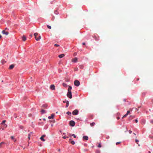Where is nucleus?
I'll list each match as a JSON object with an SVG mask.
<instances>
[{
  "instance_id": "obj_57",
  "label": "nucleus",
  "mask_w": 153,
  "mask_h": 153,
  "mask_svg": "<svg viewBox=\"0 0 153 153\" xmlns=\"http://www.w3.org/2000/svg\"><path fill=\"white\" fill-rule=\"evenodd\" d=\"M133 134H134L135 135H136V134H135V133H133Z\"/></svg>"
},
{
  "instance_id": "obj_52",
  "label": "nucleus",
  "mask_w": 153,
  "mask_h": 153,
  "mask_svg": "<svg viewBox=\"0 0 153 153\" xmlns=\"http://www.w3.org/2000/svg\"><path fill=\"white\" fill-rule=\"evenodd\" d=\"M126 116H127L128 114L127 113H126Z\"/></svg>"
},
{
  "instance_id": "obj_44",
  "label": "nucleus",
  "mask_w": 153,
  "mask_h": 153,
  "mask_svg": "<svg viewBox=\"0 0 153 153\" xmlns=\"http://www.w3.org/2000/svg\"><path fill=\"white\" fill-rule=\"evenodd\" d=\"M66 100H65V101H63V102L64 103H66Z\"/></svg>"
},
{
  "instance_id": "obj_51",
  "label": "nucleus",
  "mask_w": 153,
  "mask_h": 153,
  "mask_svg": "<svg viewBox=\"0 0 153 153\" xmlns=\"http://www.w3.org/2000/svg\"><path fill=\"white\" fill-rule=\"evenodd\" d=\"M151 123H153V120L151 121Z\"/></svg>"
},
{
  "instance_id": "obj_21",
  "label": "nucleus",
  "mask_w": 153,
  "mask_h": 153,
  "mask_svg": "<svg viewBox=\"0 0 153 153\" xmlns=\"http://www.w3.org/2000/svg\"><path fill=\"white\" fill-rule=\"evenodd\" d=\"M47 105L46 104L43 105L42 106V107L44 108H47Z\"/></svg>"
},
{
  "instance_id": "obj_25",
  "label": "nucleus",
  "mask_w": 153,
  "mask_h": 153,
  "mask_svg": "<svg viewBox=\"0 0 153 153\" xmlns=\"http://www.w3.org/2000/svg\"><path fill=\"white\" fill-rule=\"evenodd\" d=\"M32 133V132H30V134H28V139H29V140L30 139V135Z\"/></svg>"
},
{
  "instance_id": "obj_56",
  "label": "nucleus",
  "mask_w": 153,
  "mask_h": 153,
  "mask_svg": "<svg viewBox=\"0 0 153 153\" xmlns=\"http://www.w3.org/2000/svg\"><path fill=\"white\" fill-rule=\"evenodd\" d=\"M149 153H151V152H150V151H149Z\"/></svg>"
},
{
  "instance_id": "obj_55",
  "label": "nucleus",
  "mask_w": 153,
  "mask_h": 153,
  "mask_svg": "<svg viewBox=\"0 0 153 153\" xmlns=\"http://www.w3.org/2000/svg\"><path fill=\"white\" fill-rule=\"evenodd\" d=\"M7 28H6L5 29V30H7Z\"/></svg>"
},
{
  "instance_id": "obj_17",
  "label": "nucleus",
  "mask_w": 153,
  "mask_h": 153,
  "mask_svg": "<svg viewBox=\"0 0 153 153\" xmlns=\"http://www.w3.org/2000/svg\"><path fill=\"white\" fill-rule=\"evenodd\" d=\"M66 107H68L69 105V102L68 101H66Z\"/></svg>"
},
{
  "instance_id": "obj_15",
  "label": "nucleus",
  "mask_w": 153,
  "mask_h": 153,
  "mask_svg": "<svg viewBox=\"0 0 153 153\" xmlns=\"http://www.w3.org/2000/svg\"><path fill=\"white\" fill-rule=\"evenodd\" d=\"M4 144L5 143L3 142H1V143H0V148L2 147V145Z\"/></svg>"
},
{
  "instance_id": "obj_36",
  "label": "nucleus",
  "mask_w": 153,
  "mask_h": 153,
  "mask_svg": "<svg viewBox=\"0 0 153 153\" xmlns=\"http://www.w3.org/2000/svg\"><path fill=\"white\" fill-rule=\"evenodd\" d=\"M127 116H126V114H125V115L123 116L122 118H123L126 117Z\"/></svg>"
},
{
  "instance_id": "obj_5",
  "label": "nucleus",
  "mask_w": 153,
  "mask_h": 153,
  "mask_svg": "<svg viewBox=\"0 0 153 153\" xmlns=\"http://www.w3.org/2000/svg\"><path fill=\"white\" fill-rule=\"evenodd\" d=\"M2 33L3 34H5L6 35H8L9 33L8 32L6 31L5 30H3L2 32Z\"/></svg>"
},
{
  "instance_id": "obj_42",
  "label": "nucleus",
  "mask_w": 153,
  "mask_h": 153,
  "mask_svg": "<svg viewBox=\"0 0 153 153\" xmlns=\"http://www.w3.org/2000/svg\"><path fill=\"white\" fill-rule=\"evenodd\" d=\"M41 36H39L38 39H41Z\"/></svg>"
},
{
  "instance_id": "obj_26",
  "label": "nucleus",
  "mask_w": 153,
  "mask_h": 153,
  "mask_svg": "<svg viewBox=\"0 0 153 153\" xmlns=\"http://www.w3.org/2000/svg\"><path fill=\"white\" fill-rule=\"evenodd\" d=\"M70 142L72 145H74L75 144V142L74 141H70Z\"/></svg>"
},
{
  "instance_id": "obj_4",
  "label": "nucleus",
  "mask_w": 153,
  "mask_h": 153,
  "mask_svg": "<svg viewBox=\"0 0 153 153\" xmlns=\"http://www.w3.org/2000/svg\"><path fill=\"white\" fill-rule=\"evenodd\" d=\"M75 123L74 121L71 120L70 122V125L72 126H74L75 125Z\"/></svg>"
},
{
  "instance_id": "obj_43",
  "label": "nucleus",
  "mask_w": 153,
  "mask_h": 153,
  "mask_svg": "<svg viewBox=\"0 0 153 153\" xmlns=\"http://www.w3.org/2000/svg\"><path fill=\"white\" fill-rule=\"evenodd\" d=\"M82 45H85V43H84V42H83L82 43Z\"/></svg>"
},
{
  "instance_id": "obj_18",
  "label": "nucleus",
  "mask_w": 153,
  "mask_h": 153,
  "mask_svg": "<svg viewBox=\"0 0 153 153\" xmlns=\"http://www.w3.org/2000/svg\"><path fill=\"white\" fill-rule=\"evenodd\" d=\"M41 112L42 114H44L46 113V112L45 110L43 109H42L41 111Z\"/></svg>"
},
{
  "instance_id": "obj_58",
  "label": "nucleus",
  "mask_w": 153,
  "mask_h": 153,
  "mask_svg": "<svg viewBox=\"0 0 153 153\" xmlns=\"http://www.w3.org/2000/svg\"><path fill=\"white\" fill-rule=\"evenodd\" d=\"M136 110H138L137 109V108H136Z\"/></svg>"
},
{
  "instance_id": "obj_53",
  "label": "nucleus",
  "mask_w": 153,
  "mask_h": 153,
  "mask_svg": "<svg viewBox=\"0 0 153 153\" xmlns=\"http://www.w3.org/2000/svg\"><path fill=\"white\" fill-rule=\"evenodd\" d=\"M71 140V139H70L69 140V142H70V141Z\"/></svg>"
},
{
  "instance_id": "obj_9",
  "label": "nucleus",
  "mask_w": 153,
  "mask_h": 153,
  "mask_svg": "<svg viewBox=\"0 0 153 153\" xmlns=\"http://www.w3.org/2000/svg\"><path fill=\"white\" fill-rule=\"evenodd\" d=\"M14 67V65L13 64H12L10 66L9 69H12Z\"/></svg>"
},
{
  "instance_id": "obj_20",
  "label": "nucleus",
  "mask_w": 153,
  "mask_h": 153,
  "mask_svg": "<svg viewBox=\"0 0 153 153\" xmlns=\"http://www.w3.org/2000/svg\"><path fill=\"white\" fill-rule=\"evenodd\" d=\"M6 121L5 120H3L2 122V124H4V126H6V127H7V125H6V124H4V123H5V122H6Z\"/></svg>"
},
{
  "instance_id": "obj_46",
  "label": "nucleus",
  "mask_w": 153,
  "mask_h": 153,
  "mask_svg": "<svg viewBox=\"0 0 153 153\" xmlns=\"http://www.w3.org/2000/svg\"><path fill=\"white\" fill-rule=\"evenodd\" d=\"M11 138L12 139H13L14 138V137L13 136H11Z\"/></svg>"
},
{
  "instance_id": "obj_1",
  "label": "nucleus",
  "mask_w": 153,
  "mask_h": 153,
  "mask_svg": "<svg viewBox=\"0 0 153 153\" xmlns=\"http://www.w3.org/2000/svg\"><path fill=\"white\" fill-rule=\"evenodd\" d=\"M74 85L76 86H79L80 84L78 80H75L74 81Z\"/></svg>"
},
{
  "instance_id": "obj_39",
  "label": "nucleus",
  "mask_w": 153,
  "mask_h": 153,
  "mask_svg": "<svg viewBox=\"0 0 153 153\" xmlns=\"http://www.w3.org/2000/svg\"><path fill=\"white\" fill-rule=\"evenodd\" d=\"M45 137V135H43L41 137L44 138V137Z\"/></svg>"
},
{
  "instance_id": "obj_38",
  "label": "nucleus",
  "mask_w": 153,
  "mask_h": 153,
  "mask_svg": "<svg viewBox=\"0 0 153 153\" xmlns=\"http://www.w3.org/2000/svg\"><path fill=\"white\" fill-rule=\"evenodd\" d=\"M130 113V111H127V113L128 114H129Z\"/></svg>"
},
{
  "instance_id": "obj_23",
  "label": "nucleus",
  "mask_w": 153,
  "mask_h": 153,
  "mask_svg": "<svg viewBox=\"0 0 153 153\" xmlns=\"http://www.w3.org/2000/svg\"><path fill=\"white\" fill-rule=\"evenodd\" d=\"M1 62H2V64H4V63L6 62V61L4 60L3 59L1 60Z\"/></svg>"
},
{
  "instance_id": "obj_16",
  "label": "nucleus",
  "mask_w": 153,
  "mask_h": 153,
  "mask_svg": "<svg viewBox=\"0 0 153 153\" xmlns=\"http://www.w3.org/2000/svg\"><path fill=\"white\" fill-rule=\"evenodd\" d=\"M99 37L97 38L95 36H93V38L95 39L96 41H97L99 40L98 38Z\"/></svg>"
},
{
  "instance_id": "obj_24",
  "label": "nucleus",
  "mask_w": 153,
  "mask_h": 153,
  "mask_svg": "<svg viewBox=\"0 0 153 153\" xmlns=\"http://www.w3.org/2000/svg\"><path fill=\"white\" fill-rule=\"evenodd\" d=\"M42 141H45V140L43 138V137H41L40 138Z\"/></svg>"
},
{
  "instance_id": "obj_11",
  "label": "nucleus",
  "mask_w": 153,
  "mask_h": 153,
  "mask_svg": "<svg viewBox=\"0 0 153 153\" xmlns=\"http://www.w3.org/2000/svg\"><path fill=\"white\" fill-rule=\"evenodd\" d=\"M77 58L75 57L72 60V62H76L77 61Z\"/></svg>"
},
{
  "instance_id": "obj_45",
  "label": "nucleus",
  "mask_w": 153,
  "mask_h": 153,
  "mask_svg": "<svg viewBox=\"0 0 153 153\" xmlns=\"http://www.w3.org/2000/svg\"><path fill=\"white\" fill-rule=\"evenodd\" d=\"M71 134H69V137H71Z\"/></svg>"
},
{
  "instance_id": "obj_8",
  "label": "nucleus",
  "mask_w": 153,
  "mask_h": 153,
  "mask_svg": "<svg viewBox=\"0 0 153 153\" xmlns=\"http://www.w3.org/2000/svg\"><path fill=\"white\" fill-rule=\"evenodd\" d=\"M50 88L52 90H54L55 89V87L53 85H51L50 86Z\"/></svg>"
},
{
  "instance_id": "obj_34",
  "label": "nucleus",
  "mask_w": 153,
  "mask_h": 153,
  "mask_svg": "<svg viewBox=\"0 0 153 153\" xmlns=\"http://www.w3.org/2000/svg\"><path fill=\"white\" fill-rule=\"evenodd\" d=\"M99 148H100L101 147V146L100 143H99L98 146Z\"/></svg>"
},
{
  "instance_id": "obj_29",
  "label": "nucleus",
  "mask_w": 153,
  "mask_h": 153,
  "mask_svg": "<svg viewBox=\"0 0 153 153\" xmlns=\"http://www.w3.org/2000/svg\"><path fill=\"white\" fill-rule=\"evenodd\" d=\"M38 35V33H34V36H36Z\"/></svg>"
},
{
  "instance_id": "obj_33",
  "label": "nucleus",
  "mask_w": 153,
  "mask_h": 153,
  "mask_svg": "<svg viewBox=\"0 0 153 153\" xmlns=\"http://www.w3.org/2000/svg\"><path fill=\"white\" fill-rule=\"evenodd\" d=\"M35 39L37 41H38L39 40V39L38 38H37L36 37V36H35Z\"/></svg>"
},
{
  "instance_id": "obj_6",
  "label": "nucleus",
  "mask_w": 153,
  "mask_h": 153,
  "mask_svg": "<svg viewBox=\"0 0 153 153\" xmlns=\"http://www.w3.org/2000/svg\"><path fill=\"white\" fill-rule=\"evenodd\" d=\"M88 137L87 136H84L83 137V139L84 140H88Z\"/></svg>"
},
{
  "instance_id": "obj_48",
  "label": "nucleus",
  "mask_w": 153,
  "mask_h": 153,
  "mask_svg": "<svg viewBox=\"0 0 153 153\" xmlns=\"http://www.w3.org/2000/svg\"><path fill=\"white\" fill-rule=\"evenodd\" d=\"M30 36L31 37L32 36V34H31V35H30Z\"/></svg>"
},
{
  "instance_id": "obj_41",
  "label": "nucleus",
  "mask_w": 153,
  "mask_h": 153,
  "mask_svg": "<svg viewBox=\"0 0 153 153\" xmlns=\"http://www.w3.org/2000/svg\"><path fill=\"white\" fill-rule=\"evenodd\" d=\"M135 122H136V123H137V122H138V120H137V119H136V120H135Z\"/></svg>"
},
{
  "instance_id": "obj_30",
  "label": "nucleus",
  "mask_w": 153,
  "mask_h": 153,
  "mask_svg": "<svg viewBox=\"0 0 153 153\" xmlns=\"http://www.w3.org/2000/svg\"><path fill=\"white\" fill-rule=\"evenodd\" d=\"M54 46H56V47H59V45H58V44H55L54 45Z\"/></svg>"
},
{
  "instance_id": "obj_47",
  "label": "nucleus",
  "mask_w": 153,
  "mask_h": 153,
  "mask_svg": "<svg viewBox=\"0 0 153 153\" xmlns=\"http://www.w3.org/2000/svg\"><path fill=\"white\" fill-rule=\"evenodd\" d=\"M58 152H60V149H58Z\"/></svg>"
},
{
  "instance_id": "obj_2",
  "label": "nucleus",
  "mask_w": 153,
  "mask_h": 153,
  "mask_svg": "<svg viewBox=\"0 0 153 153\" xmlns=\"http://www.w3.org/2000/svg\"><path fill=\"white\" fill-rule=\"evenodd\" d=\"M67 95L69 98L71 99L72 98V95L71 91H68Z\"/></svg>"
},
{
  "instance_id": "obj_27",
  "label": "nucleus",
  "mask_w": 153,
  "mask_h": 153,
  "mask_svg": "<svg viewBox=\"0 0 153 153\" xmlns=\"http://www.w3.org/2000/svg\"><path fill=\"white\" fill-rule=\"evenodd\" d=\"M66 113L68 115H71V113L69 111L67 112Z\"/></svg>"
},
{
  "instance_id": "obj_10",
  "label": "nucleus",
  "mask_w": 153,
  "mask_h": 153,
  "mask_svg": "<svg viewBox=\"0 0 153 153\" xmlns=\"http://www.w3.org/2000/svg\"><path fill=\"white\" fill-rule=\"evenodd\" d=\"M65 56V55L64 54H61L59 55L58 56V57L59 58H62Z\"/></svg>"
},
{
  "instance_id": "obj_19",
  "label": "nucleus",
  "mask_w": 153,
  "mask_h": 153,
  "mask_svg": "<svg viewBox=\"0 0 153 153\" xmlns=\"http://www.w3.org/2000/svg\"><path fill=\"white\" fill-rule=\"evenodd\" d=\"M62 85H63V86L65 87H66L67 86V84L65 83H63L62 84Z\"/></svg>"
},
{
  "instance_id": "obj_32",
  "label": "nucleus",
  "mask_w": 153,
  "mask_h": 153,
  "mask_svg": "<svg viewBox=\"0 0 153 153\" xmlns=\"http://www.w3.org/2000/svg\"><path fill=\"white\" fill-rule=\"evenodd\" d=\"M71 136L74 137V138H76V136L74 134H73L71 135Z\"/></svg>"
},
{
  "instance_id": "obj_12",
  "label": "nucleus",
  "mask_w": 153,
  "mask_h": 153,
  "mask_svg": "<svg viewBox=\"0 0 153 153\" xmlns=\"http://www.w3.org/2000/svg\"><path fill=\"white\" fill-rule=\"evenodd\" d=\"M134 116H131L129 118V120H131L132 119L135 118Z\"/></svg>"
},
{
  "instance_id": "obj_35",
  "label": "nucleus",
  "mask_w": 153,
  "mask_h": 153,
  "mask_svg": "<svg viewBox=\"0 0 153 153\" xmlns=\"http://www.w3.org/2000/svg\"><path fill=\"white\" fill-rule=\"evenodd\" d=\"M120 142H118L116 143V145H117L120 143Z\"/></svg>"
},
{
  "instance_id": "obj_13",
  "label": "nucleus",
  "mask_w": 153,
  "mask_h": 153,
  "mask_svg": "<svg viewBox=\"0 0 153 153\" xmlns=\"http://www.w3.org/2000/svg\"><path fill=\"white\" fill-rule=\"evenodd\" d=\"M69 87L68 89V91H71L72 89V87L70 86H68Z\"/></svg>"
},
{
  "instance_id": "obj_14",
  "label": "nucleus",
  "mask_w": 153,
  "mask_h": 153,
  "mask_svg": "<svg viewBox=\"0 0 153 153\" xmlns=\"http://www.w3.org/2000/svg\"><path fill=\"white\" fill-rule=\"evenodd\" d=\"M26 38L24 36H23L22 37V40L23 41H25L26 40Z\"/></svg>"
},
{
  "instance_id": "obj_40",
  "label": "nucleus",
  "mask_w": 153,
  "mask_h": 153,
  "mask_svg": "<svg viewBox=\"0 0 153 153\" xmlns=\"http://www.w3.org/2000/svg\"><path fill=\"white\" fill-rule=\"evenodd\" d=\"M129 132L130 134H131L132 132V131L130 130L129 131Z\"/></svg>"
},
{
  "instance_id": "obj_54",
  "label": "nucleus",
  "mask_w": 153,
  "mask_h": 153,
  "mask_svg": "<svg viewBox=\"0 0 153 153\" xmlns=\"http://www.w3.org/2000/svg\"><path fill=\"white\" fill-rule=\"evenodd\" d=\"M1 35H0V39L1 38Z\"/></svg>"
},
{
  "instance_id": "obj_3",
  "label": "nucleus",
  "mask_w": 153,
  "mask_h": 153,
  "mask_svg": "<svg viewBox=\"0 0 153 153\" xmlns=\"http://www.w3.org/2000/svg\"><path fill=\"white\" fill-rule=\"evenodd\" d=\"M79 113V111L77 109L74 110L72 112V114L74 115H77Z\"/></svg>"
},
{
  "instance_id": "obj_31",
  "label": "nucleus",
  "mask_w": 153,
  "mask_h": 153,
  "mask_svg": "<svg viewBox=\"0 0 153 153\" xmlns=\"http://www.w3.org/2000/svg\"><path fill=\"white\" fill-rule=\"evenodd\" d=\"M62 137L64 139H65L66 138H68V137H66L65 136H65H64L63 137Z\"/></svg>"
},
{
  "instance_id": "obj_49",
  "label": "nucleus",
  "mask_w": 153,
  "mask_h": 153,
  "mask_svg": "<svg viewBox=\"0 0 153 153\" xmlns=\"http://www.w3.org/2000/svg\"><path fill=\"white\" fill-rule=\"evenodd\" d=\"M43 120L45 121L46 120L45 119V118H44Z\"/></svg>"
},
{
  "instance_id": "obj_22",
  "label": "nucleus",
  "mask_w": 153,
  "mask_h": 153,
  "mask_svg": "<svg viewBox=\"0 0 153 153\" xmlns=\"http://www.w3.org/2000/svg\"><path fill=\"white\" fill-rule=\"evenodd\" d=\"M95 124V123L94 122H93L92 123H90V125L91 126H94Z\"/></svg>"
},
{
  "instance_id": "obj_50",
  "label": "nucleus",
  "mask_w": 153,
  "mask_h": 153,
  "mask_svg": "<svg viewBox=\"0 0 153 153\" xmlns=\"http://www.w3.org/2000/svg\"><path fill=\"white\" fill-rule=\"evenodd\" d=\"M117 119L118 120H119V119H120V117H117Z\"/></svg>"
},
{
  "instance_id": "obj_59",
  "label": "nucleus",
  "mask_w": 153,
  "mask_h": 153,
  "mask_svg": "<svg viewBox=\"0 0 153 153\" xmlns=\"http://www.w3.org/2000/svg\"><path fill=\"white\" fill-rule=\"evenodd\" d=\"M140 107H138V108H140Z\"/></svg>"
},
{
  "instance_id": "obj_37",
  "label": "nucleus",
  "mask_w": 153,
  "mask_h": 153,
  "mask_svg": "<svg viewBox=\"0 0 153 153\" xmlns=\"http://www.w3.org/2000/svg\"><path fill=\"white\" fill-rule=\"evenodd\" d=\"M139 142V140H138L136 139L135 140V142L136 143H137Z\"/></svg>"
},
{
  "instance_id": "obj_7",
  "label": "nucleus",
  "mask_w": 153,
  "mask_h": 153,
  "mask_svg": "<svg viewBox=\"0 0 153 153\" xmlns=\"http://www.w3.org/2000/svg\"><path fill=\"white\" fill-rule=\"evenodd\" d=\"M54 114H51V116H49L48 117V118L49 119H53V118L54 117Z\"/></svg>"
},
{
  "instance_id": "obj_28",
  "label": "nucleus",
  "mask_w": 153,
  "mask_h": 153,
  "mask_svg": "<svg viewBox=\"0 0 153 153\" xmlns=\"http://www.w3.org/2000/svg\"><path fill=\"white\" fill-rule=\"evenodd\" d=\"M47 27L48 29H51V27L49 25H47Z\"/></svg>"
}]
</instances>
